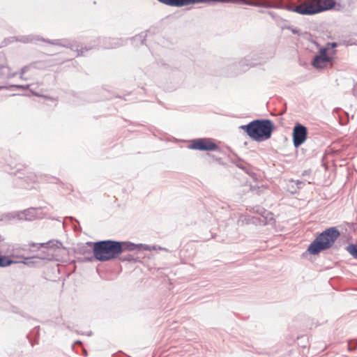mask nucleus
I'll list each match as a JSON object with an SVG mask.
<instances>
[{"instance_id":"f257e3e1","label":"nucleus","mask_w":357,"mask_h":357,"mask_svg":"<svg viewBox=\"0 0 357 357\" xmlns=\"http://www.w3.org/2000/svg\"><path fill=\"white\" fill-rule=\"evenodd\" d=\"M88 246L93 248V257H89L91 261L93 257L99 261L105 262L116 259L120 254L134 250H151L148 245L135 244L130 241H117L104 240L97 242H87Z\"/></svg>"},{"instance_id":"f03ea898","label":"nucleus","mask_w":357,"mask_h":357,"mask_svg":"<svg viewBox=\"0 0 357 357\" xmlns=\"http://www.w3.org/2000/svg\"><path fill=\"white\" fill-rule=\"evenodd\" d=\"M40 40L51 45L70 48L71 50L77 52V56L84 55L85 52H87L88 50H92L93 48L102 47L104 49H110L116 48L123 45V40L121 39L99 38L95 41V45H91L89 47H84L81 49H79V46L73 43L67 39L46 40L45 38H36L33 36L30 35L8 38L4 40L1 46L7 45L8 44L12 43L15 41L21 42L23 43H33L34 40Z\"/></svg>"},{"instance_id":"7ed1b4c3","label":"nucleus","mask_w":357,"mask_h":357,"mask_svg":"<svg viewBox=\"0 0 357 357\" xmlns=\"http://www.w3.org/2000/svg\"><path fill=\"white\" fill-rule=\"evenodd\" d=\"M240 129L244 130L252 139L262 142L271 137L274 124L269 119H256L247 125L241 126Z\"/></svg>"},{"instance_id":"20e7f679","label":"nucleus","mask_w":357,"mask_h":357,"mask_svg":"<svg viewBox=\"0 0 357 357\" xmlns=\"http://www.w3.org/2000/svg\"><path fill=\"white\" fill-rule=\"evenodd\" d=\"M340 235L339 230L335 227L326 229L310 244L307 252L314 255L322 250L330 248Z\"/></svg>"},{"instance_id":"39448f33","label":"nucleus","mask_w":357,"mask_h":357,"mask_svg":"<svg viewBox=\"0 0 357 357\" xmlns=\"http://www.w3.org/2000/svg\"><path fill=\"white\" fill-rule=\"evenodd\" d=\"M190 149L199 151H218V146L211 138H199L192 140Z\"/></svg>"},{"instance_id":"423d86ee","label":"nucleus","mask_w":357,"mask_h":357,"mask_svg":"<svg viewBox=\"0 0 357 357\" xmlns=\"http://www.w3.org/2000/svg\"><path fill=\"white\" fill-rule=\"evenodd\" d=\"M307 129L301 123L295 124L292 132L293 144L295 148L302 145L307 138Z\"/></svg>"},{"instance_id":"0eeeda50","label":"nucleus","mask_w":357,"mask_h":357,"mask_svg":"<svg viewBox=\"0 0 357 357\" xmlns=\"http://www.w3.org/2000/svg\"><path fill=\"white\" fill-rule=\"evenodd\" d=\"M327 48L323 47L319 50V54L315 55L312 61L313 67L317 69L324 68L327 63L331 61L332 58L327 55Z\"/></svg>"},{"instance_id":"6e6552de","label":"nucleus","mask_w":357,"mask_h":357,"mask_svg":"<svg viewBox=\"0 0 357 357\" xmlns=\"http://www.w3.org/2000/svg\"><path fill=\"white\" fill-rule=\"evenodd\" d=\"M23 178L25 179L28 184L34 183L38 182H50L57 183L59 179L56 177L48 175H37L33 172H27Z\"/></svg>"},{"instance_id":"1a4fd4ad","label":"nucleus","mask_w":357,"mask_h":357,"mask_svg":"<svg viewBox=\"0 0 357 357\" xmlns=\"http://www.w3.org/2000/svg\"><path fill=\"white\" fill-rule=\"evenodd\" d=\"M167 6L181 7L189 4L198 3H214L218 2L216 0H158Z\"/></svg>"},{"instance_id":"9d476101","label":"nucleus","mask_w":357,"mask_h":357,"mask_svg":"<svg viewBox=\"0 0 357 357\" xmlns=\"http://www.w3.org/2000/svg\"><path fill=\"white\" fill-rule=\"evenodd\" d=\"M261 62V57L257 54V52L254 51L245 56V58L240 61V65L242 67L245 66L247 68L252 67Z\"/></svg>"},{"instance_id":"9b49d317","label":"nucleus","mask_w":357,"mask_h":357,"mask_svg":"<svg viewBox=\"0 0 357 357\" xmlns=\"http://www.w3.org/2000/svg\"><path fill=\"white\" fill-rule=\"evenodd\" d=\"M17 75V73H10V68L7 65L6 57L0 54V78L10 79Z\"/></svg>"},{"instance_id":"f8f14e48","label":"nucleus","mask_w":357,"mask_h":357,"mask_svg":"<svg viewBox=\"0 0 357 357\" xmlns=\"http://www.w3.org/2000/svg\"><path fill=\"white\" fill-rule=\"evenodd\" d=\"M37 209L30 208L19 213L17 217L20 220H32L37 217Z\"/></svg>"},{"instance_id":"ddd939ff","label":"nucleus","mask_w":357,"mask_h":357,"mask_svg":"<svg viewBox=\"0 0 357 357\" xmlns=\"http://www.w3.org/2000/svg\"><path fill=\"white\" fill-rule=\"evenodd\" d=\"M40 245L41 247H45V248H59L62 246V243L59 241L52 240L49 241L47 243H40Z\"/></svg>"},{"instance_id":"4468645a","label":"nucleus","mask_w":357,"mask_h":357,"mask_svg":"<svg viewBox=\"0 0 357 357\" xmlns=\"http://www.w3.org/2000/svg\"><path fill=\"white\" fill-rule=\"evenodd\" d=\"M14 261L5 255H0V267L5 268L13 264Z\"/></svg>"},{"instance_id":"2eb2a0df","label":"nucleus","mask_w":357,"mask_h":357,"mask_svg":"<svg viewBox=\"0 0 357 357\" xmlns=\"http://www.w3.org/2000/svg\"><path fill=\"white\" fill-rule=\"evenodd\" d=\"M129 252H124L123 254H120L119 255V257H117L116 259H118L119 261H135V259H134V257L128 253Z\"/></svg>"},{"instance_id":"dca6fc26","label":"nucleus","mask_w":357,"mask_h":357,"mask_svg":"<svg viewBox=\"0 0 357 357\" xmlns=\"http://www.w3.org/2000/svg\"><path fill=\"white\" fill-rule=\"evenodd\" d=\"M346 250L356 259H357V245L349 244Z\"/></svg>"},{"instance_id":"f3484780","label":"nucleus","mask_w":357,"mask_h":357,"mask_svg":"<svg viewBox=\"0 0 357 357\" xmlns=\"http://www.w3.org/2000/svg\"><path fill=\"white\" fill-rule=\"evenodd\" d=\"M145 38H146V34L142 32V33L135 36L133 38V40L135 41L139 42L141 44H143L144 41L145 40Z\"/></svg>"},{"instance_id":"a211bd4d","label":"nucleus","mask_w":357,"mask_h":357,"mask_svg":"<svg viewBox=\"0 0 357 357\" xmlns=\"http://www.w3.org/2000/svg\"><path fill=\"white\" fill-rule=\"evenodd\" d=\"M36 257L41 259H48L50 260L52 258V255H50L45 252H41L38 254Z\"/></svg>"},{"instance_id":"6ab92c4d","label":"nucleus","mask_w":357,"mask_h":357,"mask_svg":"<svg viewBox=\"0 0 357 357\" xmlns=\"http://www.w3.org/2000/svg\"><path fill=\"white\" fill-rule=\"evenodd\" d=\"M252 211L254 213H259L261 215H264V214L266 213V211L260 206H256L252 208Z\"/></svg>"},{"instance_id":"aec40b11","label":"nucleus","mask_w":357,"mask_h":357,"mask_svg":"<svg viewBox=\"0 0 357 357\" xmlns=\"http://www.w3.org/2000/svg\"><path fill=\"white\" fill-rule=\"evenodd\" d=\"M357 347V340H350L348 343V350L353 351Z\"/></svg>"},{"instance_id":"412c9836","label":"nucleus","mask_w":357,"mask_h":357,"mask_svg":"<svg viewBox=\"0 0 357 357\" xmlns=\"http://www.w3.org/2000/svg\"><path fill=\"white\" fill-rule=\"evenodd\" d=\"M33 66V64H30V65H27V66H23L21 70H20V74H25L26 73H27L32 67Z\"/></svg>"},{"instance_id":"4be33fe9","label":"nucleus","mask_w":357,"mask_h":357,"mask_svg":"<svg viewBox=\"0 0 357 357\" xmlns=\"http://www.w3.org/2000/svg\"><path fill=\"white\" fill-rule=\"evenodd\" d=\"M29 86L30 85H29V84H26V85L13 84V85H10V88H17V89H27L29 88Z\"/></svg>"},{"instance_id":"5701e85b","label":"nucleus","mask_w":357,"mask_h":357,"mask_svg":"<svg viewBox=\"0 0 357 357\" xmlns=\"http://www.w3.org/2000/svg\"><path fill=\"white\" fill-rule=\"evenodd\" d=\"M282 29H289L294 34H298V31L294 28H293L292 26H282Z\"/></svg>"},{"instance_id":"b1692460","label":"nucleus","mask_w":357,"mask_h":357,"mask_svg":"<svg viewBox=\"0 0 357 357\" xmlns=\"http://www.w3.org/2000/svg\"><path fill=\"white\" fill-rule=\"evenodd\" d=\"M4 238L0 234V254L3 252L2 247L5 245Z\"/></svg>"},{"instance_id":"393cba45","label":"nucleus","mask_w":357,"mask_h":357,"mask_svg":"<svg viewBox=\"0 0 357 357\" xmlns=\"http://www.w3.org/2000/svg\"><path fill=\"white\" fill-rule=\"evenodd\" d=\"M268 15H270L271 16V17H273V19H278L280 21H282L284 22V20H282V18L279 17L278 16H277L273 12H271V11H268Z\"/></svg>"},{"instance_id":"a878e982","label":"nucleus","mask_w":357,"mask_h":357,"mask_svg":"<svg viewBox=\"0 0 357 357\" xmlns=\"http://www.w3.org/2000/svg\"><path fill=\"white\" fill-rule=\"evenodd\" d=\"M296 185L298 188H301L304 185V183L303 181H297Z\"/></svg>"},{"instance_id":"bb28decb","label":"nucleus","mask_w":357,"mask_h":357,"mask_svg":"<svg viewBox=\"0 0 357 357\" xmlns=\"http://www.w3.org/2000/svg\"><path fill=\"white\" fill-rule=\"evenodd\" d=\"M328 45H331L332 47H336L337 46L336 43H328Z\"/></svg>"},{"instance_id":"cd10ccee","label":"nucleus","mask_w":357,"mask_h":357,"mask_svg":"<svg viewBox=\"0 0 357 357\" xmlns=\"http://www.w3.org/2000/svg\"><path fill=\"white\" fill-rule=\"evenodd\" d=\"M24 74H20V78L21 79L27 80V78L24 77Z\"/></svg>"},{"instance_id":"c85d7f7f","label":"nucleus","mask_w":357,"mask_h":357,"mask_svg":"<svg viewBox=\"0 0 357 357\" xmlns=\"http://www.w3.org/2000/svg\"><path fill=\"white\" fill-rule=\"evenodd\" d=\"M75 344H82V342L79 340H77L75 342Z\"/></svg>"},{"instance_id":"c756f323","label":"nucleus","mask_w":357,"mask_h":357,"mask_svg":"<svg viewBox=\"0 0 357 357\" xmlns=\"http://www.w3.org/2000/svg\"><path fill=\"white\" fill-rule=\"evenodd\" d=\"M33 93L35 96H40V94H38V93Z\"/></svg>"},{"instance_id":"7c9ffc66","label":"nucleus","mask_w":357,"mask_h":357,"mask_svg":"<svg viewBox=\"0 0 357 357\" xmlns=\"http://www.w3.org/2000/svg\"><path fill=\"white\" fill-rule=\"evenodd\" d=\"M88 335L89 336L91 335V332L88 333Z\"/></svg>"},{"instance_id":"2f4dec72","label":"nucleus","mask_w":357,"mask_h":357,"mask_svg":"<svg viewBox=\"0 0 357 357\" xmlns=\"http://www.w3.org/2000/svg\"><path fill=\"white\" fill-rule=\"evenodd\" d=\"M3 88H4V87L3 86H0V89H3Z\"/></svg>"}]
</instances>
